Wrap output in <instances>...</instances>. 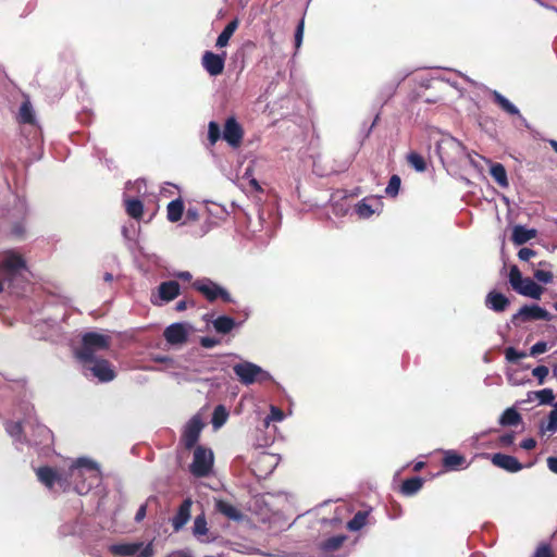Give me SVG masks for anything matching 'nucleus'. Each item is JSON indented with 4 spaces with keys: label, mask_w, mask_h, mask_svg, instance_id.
I'll use <instances>...</instances> for the list:
<instances>
[{
    "label": "nucleus",
    "mask_w": 557,
    "mask_h": 557,
    "mask_svg": "<svg viewBox=\"0 0 557 557\" xmlns=\"http://www.w3.org/2000/svg\"><path fill=\"white\" fill-rule=\"evenodd\" d=\"M518 294L539 300L543 294V287L536 284L530 277H525L515 289Z\"/></svg>",
    "instance_id": "21"
},
{
    "label": "nucleus",
    "mask_w": 557,
    "mask_h": 557,
    "mask_svg": "<svg viewBox=\"0 0 557 557\" xmlns=\"http://www.w3.org/2000/svg\"><path fill=\"white\" fill-rule=\"evenodd\" d=\"M368 512L358 511L354 518L347 523V528L350 531H359L367 523Z\"/></svg>",
    "instance_id": "36"
},
{
    "label": "nucleus",
    "mask_w": 557,
    "mask_h": 557,
    "mask_svg": "<svg viewBox=\"0 0 557 557\" xmlns=\"http://www.w3.org/2000/svg\"><path fill=\"white\" fill-rule=\"evenodd\" d=\"M525 277L522 276L521 271L517 265H512L509 270L508 281L511 288L515 290Z\"/></svg>",
    "instance_id": "42"
},
{
    "label": "nucleus",
    "mask_w": 557,
    "mask_h": 557,
    "mask_svg": "<svg viewBox=\"0 0 557 557\" xmlns=\"http://www.w3.org/2000/svg\"><path fill=\"white\" fill-rule=\"evenodd\" d=\"M520 446H521V448H523L525 450H531L536 446V442L534 438H531V437L525 438L521 442Z\"/></svg>",
    "instance_id": "58"
},
{
    "label": "nucleus",
    "mask_w": 557,
    "mask_h": 557,
    "mask_svg": "<svg viewBox=\"0 0 557 557\" xmlns=\"http://www.w3.org/2000/svg\"><path fill=\"white\" fill-rule=\"evenodd\" d=\"M163 335L169 344H183L187 341L188 330L183 323H173L164 330Z\"/></svg>",
    "instance_id": "16"
},
{
    "label": "nucleus",
    "mask_w": 557,
    "mask_h": 557,
    "mask_svg": "<svg viewBox=\"0 0 557 557\" xmlns=\"http://www.w3.org/2000/svg\"><path fill=\"white\" fill-rule=\"evenodd\" d=\"M166 557H193L190 553L184 550L173 552Z\"/></svg>",
    "instance_id": "62"
},
{
    "label": "nucleus",
    "mask_w": 557,
    "mask_h": 557,
    "mask_svg": "<svg viewBox=\"0 0 557 557\" xmlns=\"http://www.w3.org/2000/svg\"><path fill=\"white\" fill-rule=\"evenodd\" d=\"M553 315L544 308L539 305H525L522 306L517 313L511 318V322L515 325H519L522 322L544 320L550 321Z\"/></svg>",
    "instance_id": "10"
},
{
    "label": "nucleus",
    "mask_w": 557,
    "mask_h": 557,
    "mask_svg": "<svg viewBox=\"0 0 557 557\" xmlns=\"http://www.w3.org/2000/svg\"><path fill=\"white\" fill-rule=\"evenodd\" d=\"M135 191L138 196H144L147 193V185L144 180H137L134 183H127L125 187V194L129 195Z\"/></svg>",
    "instance_id": "40"
},
{
    "label": "nucleus",
    "mask_w": 557,
    "mask_h": 557,
    "mask_svg": "<svg viewBox=\"0 0 557 557\" xmlns=\"http://www.w3.org/2000/svg\"><path fill=\"white\" fill-rule=\"evenodd\" d=\"M52 308L45 307V317L42 319H32L35 329H37L42 337H52L61 331V322L67 318V312L64 308L59 309L60 313L51 314Z\"/></svg>",
    "instance_id": "5"
},
{
    "label": "nucleus",
    "mask_w": 557,
    "mask_h": 557,
    "mask_svg": "<svg viewBox=\"0 0 557 557\" xmlns=\"http://www.w3.org/2000/svg\"><path fill=\"white\" fill-rule=\"evenodd\" d=\"M215 509L226 518L234 521H239L243 518L242 512L234 505L222 499L215 502Z\"/></svg>",
    "instance_id": "25"
},
{
    "label": "nucleus",
    "mask_w": 557,
    "mask_h": 557,
    "mask_svg": "<svg viewBox=\"0 0 557 557\" xmlns=\"http://www.w3.org/2000/svg\"><path fill=\"white\" fill-rule=\"evenodd\" d=\"M199 219V213L196 208H188L185 214V223L188 221H197Z\"/></svg>",
    "instance_id": "55"
},
{
    "label": "nucleus",
    "mask_w": 557,
    "mask_h": 557,
    "mask_svg": "<svg viewBox=\"0 0 557 557\" xmlns=\"http://www.w3.org/2000/svg\"><path fill=\"white\" fill-rule=\"evenodd\" d=\"M226 419H227V412H226L225 408L222 405L215 407V409L213 411V417H212L213 428L214 429L221 428L226 422Z\"/></svg>",
    "instance_id": "39"
},
{
    "label": "nucleus",
    "mask_w": 557,
    "mask_h": 557,
    "mask_svg": "<svg viewBox=\"0 0 557 557\" xmlns=\"http://www.w3.org/2000/svg\"><path fill=\"white\" fill-rule=\"evenodd\" d=\"M259 462L269 466V468H270L269 472H271L273 470V468L276 466L277 459L272 454L262 453L259 456Z\"/></svg>",
    "instance_id": "47"
},
{
    "label": "nucleus",
    "mask_w": 557,
    "mask_h": 557,
    "mask_svg": "<svg viewBox=\"0 0 557 557\" xmlns=\"http://www.w3.org/2000/svg\"><path fill=\"white\" fill-rule=\"evenodd\" d=\"M533 557H553L550 547L546 544L539 546Z\"/></svg>",
    "instance_id": "53"
},
{
    "label": "nucleus",
    "mask_w": 557,
    "mask_h": 557,
    "mask_svg": "<svg viewBox=\"0 0 557 557\" xmlns=\"http://www.w3.org/2000/svg\"><path fill=\"white\" fill-rule=\"evenodd\" d=\"M505 355H506V359L509 362H516L519 359H522L527 356L524 352L518 351L513 347L507 348Z\"/></svg>",
    "instance_id": "49"
},
{
    "label": "nucleus",
    "mask_w": 557,
    "mask_h": 557,
    "mask_svg": "<svg viewBox=\"0 0 557 557\" xmlns=\"http://www.w3.org/2000/svg\"><path fill=\"white\" fill-rule=\"evenodd\" d=\"M200 343L206 348H212L218 344V341L211 337H202Z\"/></svg>",
    "instance_id": "60"
},
{
    "label": "nucleus",
    "mask_w": 557,
    "mask_h": 557,
    "mask_svg": "<svg viewBox=\"0 0 557 557\" xmlns=\"http://www.w3.org/2000/svg\"><path fill=\"white\" fill-rule=\"evenodd\" d=\"M513 441H515V435L512 433L504 434L499 438V443L503 446H509V445H511L513 443Z\"/></svg>",
    "instance_id": "56"
},
{
    "label": "nucleus",
    "mask_w": 557,
    "mask_h": 557,
    "mask_svg": "<svg viewBox=\"0 0 557 557\" xmlns=\"http://www.w3.org/2000/svg\"><path fill=\"white\" fill-rule=\"evenodd\" d=\"M212 323H213L214 330L221 334L230 333L233 330V327L235 326L234 319L226 317V315L218 317Z\"/></svg>",
    "instance_id": "32"
},
{
    "label": "nucleus",
    "mask_w": 557,
    "mask_h": 557,
    "mask_svg": "<svg viewBox=\"0 0 557 557\" xmlns=\"http://www.w3.org/2000/svg\"><path fill=\"white\" fill-rule=\"evenodd\" d=\"M125 209L129 216L133 219H140L144 211L143 202L127 194H124Z\"/></svg>",
    "instance_id": "27"
},
{
    "label": "nucleus",
    "mask_w": 557,
    "mask_h": 557,
    "mask_svg": "<svg viewBox=\"0 0 557 557\" xmlns=\"http://www.w3.org/2000/svg\"><path fill=\"white\" fill-rule=\"evenodd\" d=\"M541 431L550 434L557 431V406L549 412L547 421L541 424Z\"/></svg>",
    "instance_id": "37"
},
{
    "label": "nucleus",
    "mask_w": 557,
    "mask_h": 557,
    "mask_svg": "<svg viewBox=\"0 0 557 557\" xmlns=\"http://www.w3.org/2000/svg\"><path fill=\"white\" fill-rule=\"evenodd\" d=\"M509 304V298L496 290L490 292L485 297V306L494 312H504Z\"/></svg>",
    "instance_id": "18"
},
{
    "label": "nucleus",
    "mask_w": 557,
    "mask_h": 557,
    "mask_svg": "<svg viewBox=\"0 0 557 557\" xmlns=\"http://www.w3.org/2000/svg\"><path fill=\"white\" fill-rule=\"evenodd\" d=\"M536 399L540 404H552L555 399V395L552 389L544 388L535 392Z\"/></svg>",
    "instance_id": "44"
},
{
    "label": "nucleus",
    "mask_w": 557,
    "mask_h": 557,
    "mask_svg": "<svg viewBox=\"0 0 557 557\" xmlns=\"http://www.w3.org/2000/svg\"><path fill=\"white\" fill-rule=\"evenodd\" d=\"M146 510H147L146 505H141V506L138 508V510H137V512H136V515H135V520H136L137 522L141 521V520L146 517Z\"/></svg>",
    "instance_id": "61"
},
{
    "label": "nucleus",
    "mask_w": 557,
    "mask_h": 557,
    "mask_svg": "<svg viewBox=\"0 0 557 557\" xmlns=\"http://www.w3.org/2000/svg\"><path fill=\"white\" fill-rule=\"evenodd\" d=\"M109 550L121 557H152L153 546L152 543L145 544L144 542H122L112 544Z\"/></svg>",
    "instance_id": "7"
},
{
    "label": "nucleus",
    "mask_w": 557,
    "mask_h": 557,
    "mask_svg": "<svg viewBox=\"0 0 557 557\" xmlns=\"http://www.w3.org/2000/svg\"><path fill=\"white\" fill-rule=\"evenodd\" d=\"M222 137L220 125L211 121L208 124V140L211 146H214L219 139Z\"/></svg>",
    "instance_id": "41"
},
{
    "label": "nucleus",
    "mask_w": 557,
    "mask_h": 557,
    "mask_svg": "<svg viewBox=\"0 0 557 557\" xmlns=\"http://www.w3.org/2000/svg\"><path fill=\"white\" fill-rule=\"evenodd\" d=\"M400 177L398 175H393L391 178H389V182L385 188V193L388 195V196H392V197H395L398 191H399V188H400Z\"/></svg>",
    "instance_id": "43"
},
{
    "label": "nucleus",
    "mask_w": 557,
    "mask_h": 557,
    "mask_svg": "<svg viewBox=\"0 0 557 557\" xmlns=\"http://www.w3.org/2000/svg\"><path fill=\"white\" fill-rule=\"evenodd\" d=\"M213 453L211 449L198 446L194 451L190 472L198 478L208 475L213 467Z\"/></svg>",
    "instance_id": "9"
},
{
    "label": "nucleus",
    "mask_w": 557,
    "mask_h": 557,
    "mask_svg": "<svg viewBox=\"0 0 557 557\" xmlns=\"http://www.w3.org/2000/svg\"><path fill=\"white\" fill-rule=\"evenodd\" d=\"M536 236L534 228H527L523 225H516L512 230V242L516 245H523Z\"/></svg>",
    "instance_id": "26"
},
{
    "label": "nucleus",
    "mask_w": 557,
    "mask_h": 557,
    "mask_svg": "<svg viewBox=\"0 0 557 557\" xmlns=\"http://www.w3.org/2000/svg\"><path fill=\"white\" fill-rule=\"evenodd\" d=\"M283 419H284L283 411L280 408L275 407V406H271L270 407V414L265 418L264 425L269 426L271 421L281 422V421H283Z\"/></svg>",
    "instance_id": "45"
},
{
    "label": "nucleus",
    "mask_w": 557,
    "mask_h": 557,
    "mask_svg": "<svg viewBox=\"0 0 557 557\" xmlns=\"http://www.w3.org/2000/svg\"><path fill=\"white\" fill-rule=\"evenodd\" d=\"M110 336L98 333L88 332L83 335L82 347L76 351L79 361H92L96 354L109 348Z\"/></svg>",
    "instance_id": "4"
},
{
    "label": "nucleus",
    "mask_w": 557,
    "mask_h": 557,
    "mask_svg": "<svg viewBox=\"0 0 557 557\" xmlns=\"http://www.w3.org/2000/svg\"><path fill=\"white\" fill-rule=\"evenodd\" d=\"M462 144L454 137H445L437 144V152L441 159H454L463 153Z\"/></svg>",
    "instance_id": "14"
},
{
    "label": "nucleus",
    "mask_w": 557,
    "mask_h": 557,
    "mask_svg": "<svg viewBox=\"0 0 557 557\" xmlns=\"http://www.w3.org/2000/svg\"><path fill=\"white\" fill-rule=\"evenodd\" d=\"M168 220L170 222H177L182 219L184 213V203L182 199L172 200L166 208Z\"/></svg>",
    "instance_id": "29"
},
{
    "label": "nucleus",
    "mask_w": 557,
    "mask_h": 557,
    "mask_svg": "<svg viewBox=\"0 0 557 557\" xmlns=\"http://www.w3.org/2000/svg\"><path fill=\"white\" fill-rule=\"evenodd\" d=\"M234 373L237 375L239 381L245 385L253 384L255 382H265L271 381L272 375L263 370L256 363L244 361L240 363H236L233 367Z\"/></svg>",
    "instance_id": "6"
},
{
    "label": "nucleus",
    "mask_w": 557,
    "mask_h": 557,
    "mask_svg": "<svg viewBox=\"0 0 557 557\" xmlns=\"http://www.w3.org/2000/svg\"><path fill=\"white\" fill-rule=\"evenodd\" d=\"M547 349H548V345L546 342H537L531 347L530 355L537 356V355L544 354L545 351H547Z\"/></svg>",
    "instance_id": "51"
},
{
    "label": "nucleus",
    "mask_w": 557,
    "mask_h": 557,
    "mask_svg": "<svg viewBox=\"0 0 557 557\" xmlns=\"http://www.w3.org/2000/svg\"><path fill=\"white\" fill-rule=\"evenodd\" d=\"M20 120L23 123H32L33 121V109L29 102L22 103L20 108Z\"/></svg>",
    "instance_id": "46"
},
{
    "label": "nucleus",
    "mask_w": 557,
    "mask_h": 557,
    "mask_svg": "<svg viewBox=\"0 0 557 557\" xmlns=\"http://www.w3.org/2000/svg\"><path fill=\"white\" fill-rule=\"evenodd\" d=\"M193 534L198 541H200L202 543H207V542L211 541V539L209 537V529L207 525V520H206L205 515H198L195 518L194 525H193Z\"/></svg>",
    "instance_id": "24"
},
{
    "label": "nucleus",
    "mask_w": 557,
    "mask_h": 557,
    "mask_svg": "<svg viewBox=\"0 0 557 557\" xmlns=\"http://www.w3.org/2000/svg\"><path fill=\"white\" fill-rule=\"evenodd\" d=\"M158 292L161 301L169 302L178 296L180 285L176 281H166L160 284Z\"/></svg>",
    "instance_id": "23"
},
{
    "label": "nucleus",
    "mask_w": 557,
    "mask_h": 557,
    "mask_svg": "<svg viewBox=\"0 0 557 557\" xmlns=\"http://www.w3.org/2000/svg\"><path fill=\"white\" fill-rule=\"evenodd\" d=\"M465 462V457L455 451H446L443 460V465L453 470L462 467Z\"/></svg>",
    "instance_id": "33"
},
{
    "label": "nucleus",
    "mask_w": 557,
    "mask_h": 557,
    "mask_svg": "<svg viewBox=\"0 0 557 557\" xmlns=\"http://www.w3.org/2000/svg\"><path fill=\"white\" fill-rule=\"evenodd\" d=\"M27 271L26 262L21 255L15 251L9 250L0 256V293L4 289V283L8 284V288H12L15 293L14 283L23 276L24 272Z\"/></svg>",
    "instance_id": "3"
},
{
    "label": "nucleus",
    "mask_w": 557,
    "mask_h": 557,
    "mask_svg": "<svg viewBox=\"0 0 557 557\" xmlns=\"http://www.w3.org/2000/svg\"><path fill=\"white\" fill-rule=\"evenodd\" d=\"M345 540H346L345 535L332 536V537L327 539L326 541H324L323 543H321L320 548L325 555H330V554L336 552L343 545Z\"/></svg>",
    "instance_id": "31"
},
{
    "label": "nucleus",
    "mask_w": 557,
    "mask_h": 557,
    "mask_svg": "<svg viewBox=\"0 0 557 557\" xmlns=\"http://www.w3.org/2000/svg\"><path fill=\"white\" fill-rule=\"evenodd\" d=\"M521 421L520 413L513 409H506L499 418V423L502 425H517Z\"/></svg>",
    "instance_id": "35"
},
{
    "label": "nucleus",
    "mask_w": 557,
    "mask_h": 557,
    "mask_svg": "<svg viewBox=\"0 0 557 557\" xmlns=\"http://www.w3.org/2000/svg\"><path fill=\"white\" fill-rule=\"evenodd\" d=\"M244 137V129L234 116L226 119L222 138L233 148H238Z\"/></svg>",
    "instance_id": "12"
},
{
    "label": "nucleus",
    "mask_w": 557,
    "mask_h": 557,
    "mask_svg": "<svg viewBox=\"0 0 557 557\" xmlns=\"http://www.w3.org/2000/svg\"><path fill=\"white\" fill-rule=\"evenodd\" d=\"M191 499H185L178 507L177 512L172 518L174 531H180L190 519Z\"/></svg>",
    "instance_id": "19"
},
{
    "label": "nucleus",
    "mask_w": 557,
    "mask_h": 557,
    "mask_svg": "<svg viewBox=\"0 0 557 557\" xmlns=\"http://www.w3.org/2000/svg\"><path fill=\"white\" fill-rule=\"evenodd\" d=\"M25 230L23 226L21 225H17L13 228V233L16 235V236H22L24 234Z\"/></svg>",
    "instance_id": "63"
},
{
    "label": "nucleus",
    "mask_w": 557,
    "mask_h": 557,
    "mask_svg": "<svg viewBox=\"0 0 557 557\" xmlns=\"http://www.w3.org/2000/svg\"><path fill=\"white\" fill-rule=\"evenodd\" d=\"M237 27H238V21L237 20H234V21L230 22L224 27L222 33L219 35V37L216 39V42H215V46L218 48L226 47L228 41H230V38L233 36V34L235 33Z\"/></svg>",
    "instance_id": "30"
},
{
    "label": "nucleus",
    "mask_w": 557,
    "mask_h": 557,
    "mask_svg": "<svg viewBox=\"0 0 557 557\" xmlns=\"http://www.w3.org/2000/svg\"><path fill=\"white\" fill-rule=\"evenodd\" d=\"M84 368V374L89 377H96L99 382H110L115 377V371L104 359L94 358L92 361H81Z\"/></svg>",
    "instance_id": "8"
},
{
    "label": "nucleus",
    "mask_w": 557,
    "mask_h": 557,
    "mask_svg": "<svg viewBox=\"0 0 557 557\" xmlns=\"http://www.w3.org/2000/svg\"><path fill=\"white\" fill-rule=\"evenodd\" d=\"M203 423L199 416H194L185 425L182 442L186 448H191L199 438Z\"/></svg>",
    "instance_id": "13"
},
{
    "label": "nucleus",
    "mask_w": 557,
    "mask_h": 557,
    "mask_svg": "<svg viewBox=\"0 0 557 557\" xmlns=\"http://www.w3.org/2000/svg\"><path fill=\"white\" fill-rule=\"evenodd\" d=\"M381 208V202L376 198H364L360 200L356 207V213L359 218L368 219L375 212H377Z\"/></svg>",
    "instance_id": "20"
},
{
    "label": "nucleus",
    "mask_w": 557,
    "mask_h": 557,
    "mask_svg": "<svg viewBox=\"0 0 557 557\" xmlns=\"http://www.w3.org/2000/svg\"><path fill=\"white\" fill-rule=\"evenodd\" d=\"M407 161L418 172H423L426 169V164L423 157L418 152H410L407 156Z\"/></svg>",
    "instance_id": "38"
},
{
    "label": "nucleus",
    "mask_w": 557,
    "mask_h": 557,
    "mask_svg": "<svg viewBox=\"0 0 557 557\" xmlns=\"http://www.w3.org/2000/svg\"><path fill=\"white\" fill-rule=\"evenodd\" d=\"M490 174L495 180V182L503 188L508 187L509 182L507 177L506 169L500 163H492L490 169Z\"/></svg>",
    "instance_id": "28"
},
{
    "label": "nucleus",
    "mask_w": 557,
    "mask_h": 557,
    "mask_svg": "<svg viewBox=\"0 0 557 557\" xmlns=\"http://www.w3.org/2000/svg\"><path fill=\"white\" fill-rule=\"evenodd\" d=\"M33 410L30 404L23 403L20 406L23 418L16 417V421L7 422L5 430L15 443L48 447L52 443V432L37 422Z\"/></svg>",
    "instance_id": "2"
},
{
    "label": "nucleus",
    "mask_w": 557,
    "mask_h": 557,
    "mask_svg": "<svg viewBox=\"0 0 557 557\" xmlns=\"http://www.w3.org/2000/svg\"><path fill=\"white\" fill-rule=\"evenodd\" d=\"M422 485L423 481L421 478H410L404 481L401 485V492L405 495H413L422 487Z\"/></svg>",
    "instance_id": "34"
},
{
    "label": "nucleus",
    "mask_w": 557,
    "mask_h": 557,
    "mask_svg": "<svg viewBox=\"0 0 557 557\" xmlns=\"http://www.w3.org/2000/svg\"><path fill=\"white\" fill-rule=\"evenodd\" d=\"M187 308V302L185 300H181L178 302H176V310L177 311H183Z\"/></svg>",
    "instance_id": "64"
},
{
    "label": "nucleus",
    "mask_w": 557,
    "mask_h": 557,
    "mask_svg": "<svg viewBox=\"0 0 557 557\" xmlns=\"http://www.w3.org/2000/svg\"><path fill=\"white\" fill-rule=\"evenodd\" d=\"M38 480L51 491H66L71 486L78 494H86L100 481L98 465L88 458H78L67 470L40 467L36 470Z\"/></svg>",
    "instance_id": "1"
},
{
    "label": "nucleus",
    "mask_w": 557,
    "mask_h": 557,
    "mask_svg": "<svg viewBox=\"0 0 557 557\" xmlns=\"http://www.w3.org/2000/svg\"><path fill=\"white\" fill-rule=\"evenodd\" d=\"M536 252L533 249L530 248H521L518 252V257L522 261H529L531 260Z\"/></svg>",
    "instance_id": "54"
},
{
    "label": "nucleus",
    "mask_w": 557,
    "mask_h": 557,
    "mask_svg": "<svg viewBox=\"0 0 557 557\" xmlns=\"http://www.w3.org/2000/svg\"><path fill=\"white\" fill-rule=\"evenodd\" d=\"M548 368L545 367V366H539L536 367L535 369H533V375L540 380V382L542 383L544 381V379L548 375Z\"/></svg>",
    "instance_id": "52"
},
{
    "label": "nucleus",
    "mask_w": 557,
    "mask_h": 557,
    "mask_svg": "<svg viewBox=\"0 0 557 557\" xmlns=\"http://www.w3.org/2000/svg\"><path fill=\"white\" fill-rule=\"evenodd\" d=\"M534 277L541 283L548 284L553 281V273L550 271L539 269L535 270Z\"/></svg>",
    "instance_id": "48"
},
{
    "label": "nucleus",
    "mask_w": 557,
    "mask_h": 557,
    "mask_svg": "<svg viewBox=\"0 0 557 557\" xmlns=\"http://www.w3.org/2000/svg\"><path fill=\"white\" fill-rule=\"evenodd\" d=\"M304 28H305V22H304V18H302L298 23V25L296 27V32H295V47H296V49H299L301 44H302Z\"/></svg>",
    "instance_id": "50"
},
{
    "label": "nucleus",
    "mask_w": 557,
    "mask_h": 557,
    "mask_svg": "<svg viewBox=\"0 0 557 557\" xmlns=\"http://www.w3.org/2000/svg\"><path fill=\"white\" fill-rule=\"evenodd\" d=\"M193 286L210 301L215 300L218 297H221L224 301H231L230 294L209 278L197 280Z\"/></svg>",
    "instance_id": "11"
},
{
    "label": "nucleus",
    "mask_w": 557,
    "mask_h": 557,
    "mask_svg": "<svg viewBox=\"0 0 557 557\" xmlns=\"http://www.w3.org/2000/svg\"><path fill=\"white\" fill-rule=\"evenodd\" d=\"M492 95H493L494 101L505 112H507L508 114H511V115H518L520 121H521V123L524 126H528L527 120L520 114V111L518 110V108L513 103H511L506 97H504L500 92H498L496 90H493Z\"/></svg>",
    "instance_id": "22"
},
{
    "label": "nucleus",
    "mask_w": 557,
    "mask_h": 557,
    "mask_svg": "<svg viewBox=\"0 0 557 557\" xmlns=\"http://www.w3.org/2000/svg\"><path fill=\"white\" fill-rule=\"evenodd\" d=\"M172 276L176 277V278H180L182 281H187L189 282L191 278H193V275L190 272L188 271H178V272H174L172 274Z\"/></svg>",
    "instance_id": "57"
},
{
    "label": "nucleus",
    "mask_w": 557,
    "mask_h": 557,
    "mask_svg": "<svg viewBox=\"0 0 557 557\" xmlns=\"http://www.w3.org/2000/svg\"><path fill=\"white\" fill-rule=\"evenodd\" d=\"M492 462L496 467L512 473L518 472L522 469V465L516 457L500 453L494 454L492 456Z\"/></svg>",
    "instance_id": "17"
},
{
    "label": "nucleus",
    "mask_w": 557,
    "mask_h": 557,
    "mask_svg": "<svg viewBox=\"0 0 557 557\" xmlns=\"http://www.w3.org/2000/svg\"><path fill=\"white\" fill-rule=\"evenodd\" d=\"M547 467L548 469L557 474V457L550 456L547 458Z\"/></svg>",
    "instance_id": "59"
},
{
    "label": "nucleus",
    "mask_w": 557,
    "mask_h": 557,
    "mask_svg": "<svg viewBox=\"0 0 557 557\" xmlns=\"http://www.w3.org/2000/svg\"><path fill=\"white\" fill-rule=\"evenodd\" d=\"M225 53L222 55L211 51H206L202 55V65L205 70L212 76L221 74L224 70Z\"/></svg>",
    "instance_id": "15"
}]
</instances>
